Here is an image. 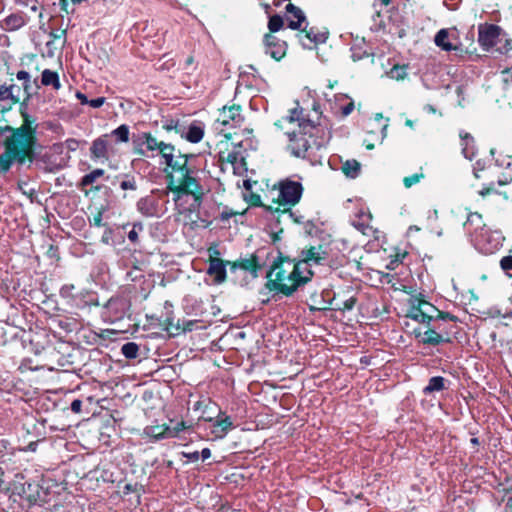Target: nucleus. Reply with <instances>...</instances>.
Segmentation results:
<instances>
[{
	"label": "nucleus",
	"mask_w": 512,
	"mask_h": 512,
	"mask_svg": "<svg viewBox=\"0 0 512 512\" xmlns=\"http://www.w3.org/2000/svg\"><path fill=\"white\" fill-rule=\"evenodd\" d=\"M16 78L23 82V90L26 94V99H29L33 94L37 93L40 84L37 79L32 80L30 74L25 70H20L16 73Z\"/></svg>",
	"instance_id": "nucleus-18"
},
{
	"label": "nucleus",
	"mask_w": 512,
	"mask_h": 512,
	"mask_svg": "<svg viewBox=\"0 0 512 512\" xmlns=\"http://www.w3.org/2000/svg\"><path fill=\"white\" fill-rule=\"evenodd\" d=\"M325 33H315L313 29L306 30V27L298 34V39L304 48H311L313 43H323L326 40Z\"/></svg>",
	"instance_id": "nucleus-19"
},
{
	"label": "nucleus",
	"mask_w": 512,
	"mask_h": 512,
	"mask_svg": "<svg viewBox=\"0 0 512 512\" xmlns=\"http://www.w3.org/2000/svg\"><path fill=\"white\" fill-rule=\"evenodd\" d=\"M143 230V224L140 222L134 223L132 229L128 233V239L136 243L138 240V233Z\"/></svg>",
	"instance_id": "nucleus-40"
},
{
	"label": "nucleus",
	"mask_w": 512,
	"mask_h": 512,
	"mask_svg": "<svg viewBox=\"0 0 512 512\" xmlns=\"http://www.w3.org/2000/svg\"><path fill=\"white\" fill-rule=\"evenodd\" d=\"M388 76L391 79L403 80L407 76V68L406 66L396 65L390 69Z\"/></svg>",
	"instance_id": "nucleus-34"
},
{
	"label": "nucleus",
	"mask_w": 512,
	"mask_h": 512,
	"mask_svg": "<svg viewBox=\"0 0 512 512\" xmlns=\"http://www.w3.org/2000/svg\"><path fill=\"white\" fill-rule=\"evenodd\" d=\"M298 269L302 273H309V280L311 279L313 272L312 268L315 266H323L329 264V256L323 246H311L310 248L302 251V259L296 262Z\"/></svg>",
	"instance_id": "nucleus-7"
},
{
	"label": "nucleus",
	"mask_w": 512,
	"mask_h": 512,
	"mask_svg": "<svg viewBox=\"0 0 512 512\" xmlns=\"http://www.w3.org/2000/svg\"><path fill=\"white\" fill-rule=\"evenodd\" d=\"M424 110L427 111L428 113H436V109L434 108V106L430 104L425 105Z\"/></svg>",
	"instance_id": "nucleus-60"
},
{
	"label": "nucleus",
	"mask_w": 512,
	"mask_h": 512,
	"mask_svg": "<svg viewBox=\"0 0 512 512\" xmlns=\"http://www.w3.org/2000/svg\"><path fill=\"white\" fill-rule=\"evenodd\" d=\"M446 382L447 380L442 376L431 377L428 384L423 388V393L425 395H430L435 392H440L447 388Z\"/></svg>",
	"instance_id": "nucleus-24"
},
{
	"label": "nucleus",
	"mask_w": 512,
	"mask_h": 512,
	"mask_svg": "<svg viewBox=\"0 0 512 512\" xmlns=\"http://www.w3.org/2000/svg\"><path fill=\"white\" fill-rule=\"evenodd\" d=\"M20 91V87L16 85H0V100L14 105L20 101Z\"/></svg>",
	"instance_id": "nucleus-21"
},
{
	"label": "nucleus",
	"mask_w": 512,
	"mask_h": 512,
	"mask_svg": "<svg viewBox=\"0 0 512 512\" xmlns=\"http://www.w3.org/2000/svg\"><path fill=\"white\" fill-rule=\"evenodd\" d=\"M485 166H484V163H482L481 161H477L475 166H474V175L476 178H479V172L484 170Z\"/></svg>",
	"instance_id": "nucleus-54"
},
{
	"label": "nucleus",
	"mask_w": 512,
	"mask_h": 512,
	"mask_svg": "<svg viewBox=\"0 0 512 512\" xmlns=\"http://www.w3.org/2000/svg\"><path fill=\"white\" fill-rule=\"evenodd\" d=\"M41 85L52 86L55 90H59L61 88V83L58 73L50 69L43 70L41 74L40 86Z\"/></svg>",
	"instance_id": "nucleus-25"
},
{
	"label": "nucleus",
	"mask_w": 512,
	"mask_h": 512,
	"mask_svg": "<svg viewBox=\"0 0 512 512\" xmlns=\"http://www.w3.org/2000/svg\"><path fill=\"white\" fill-rule=\"evenodd\" d=\"M456 92H457V94H458V97H460V96H461V94H462V92H463L462 87H461V86H458V87H457Z\"/></svg>",
	"instance_id": "nucleus-64"
},
{
	"label": "nucleus",
	"mask_w": 512,
	"mask_h": 512,
	"mask_svg": "<svg viewBox=\"0 0 512 512\" xmlns=\"http://www.w3.org/2000/svg\"><path fill=\"white\" fill-rule=\"evenodd\" d=\"M387 128H388V123L387 122L381 125L380 142H383V140L387 136Z\"/></svg>",
	"instance_id": "nucleus-57"
},
{
	"label": "nucleus",
	"mask_w": 512,
	"mask_h": 512,
	"mask_svg": "<svg viewBox=\"0 0 512 512\" xmlns=\"http://www.w3.org/2000/svg\"><path fill=\"white\" fill-rule=\"evenodd\" d=\"M302 109L294 108L290 115L278 120L275 125L288 137V149L296 157L306 158L319 150L323 142L316 138L319 128L310 120L301 118Z\"/></svg>",
	"instance_id": "nucleus-2"
},
{
	"label": "nucleus",
	"mask_w": 512,
	"mask_h": 512,
	"mask_svg": "<svg viewBox=\"0 0 512 512\" xmlns=\"http://www.w3.org/2000/svg\"><path fill=\"white\" fill-rule=\"evenodd\" d=\"M355 303H356V299L354 297H350L349 299L344 301L343 308L346 310H351V309H353Z\"/></svg>",
	"instance_id": "nucleus-53"
},
{
	"label": "nucleus",
	"mask_w": 512,
	"mask_h": 512,
	"mask_svg": "<svg viewBox=\"0 0 512 512\" xmlns=\"http://www.w3.org/2000/svg\"><path fill=\"white\" fill-rule=\"evenodd\" d=\"M288 27L297 30L301 29L302 24L306 22V17L303 11L295 5L289 3L286 6Z\"/></svg>",
	"instance_id": "nucleus-15"
},
{
	"label": "nucleus",
	"mask_w": 512,
	"mask_h": 512,
	"mask_svg": "<svg viewBox=\"0 0 512 512\" xmlns=\"http://www.w3.org/2000/svg\"><path fill=\"white\" fill-rule=\"evenodd\" d=\"M504 236L499 230L482 229L477 233L472 242L474 246L484 254H492L496 252L503 244Z\"/></svg>",
	"instance_id": "nucleus-8"
},
{
	"label": "nucleus",
	"mask_w": 512,
	"mask_h": 512,
	"mask_svg": "<svg viewBox=\"0 0 512 512\" xmlns=\"http://www.w3.org/2000/svg\"><path fill=\"white\" fill-rule=\"evenodd\" d=\"M120 187L123 190H135L136 184L134 180H124L121 182Z\"/></svg>",
	"instance_id": "nucleus-49"
},
{
	"label": "nucleus",
	"mask_w": 512,
	"mask_h": 512,
	"mask_svg": "<svg viewBox=\"0 0 512 512\" xmlns=\"http://www.w3.org/2000/svg\"><path fill=\"white\" fill-rule=\"evenodd\" d=\"M267 279L266 287L270 291L290 296L299 286L309 281V273H302L297 263L291 260H280L272 266Z\"/></svg>",
	"instance_id": "nucleus-4"
},
{
	"label": "nucleus",
	"mask_w": 512,
	"mask_h": 512,
	"mask_svg": "<svg viewBox=\"0 0 512 512\" xmlns=\"http://www.w3.org/2000/svg\"><path fill=\"white\" fill-rule=\"evenodd\" d=\"M65 145L69 150L75 151L78 147V141L75 139H67Z\"/></svg>",
	"instance_id": "nucleus-52"
},
{
	"label": "nucleus",
	"mask_w": 512,
	"mask_h": 512,
	"mask_svg": "<svg viewBox=\"0 0 512 512\" xmlns=\"http://www.w3.org/2000/svg\"><path fill=\"white\" fill-rule=\"evenodd\" d=\"M449 33L447 29H441L435 35V44L444 51L456 50L457 47L448 41Z\"/></svg>",
	"instance_id": "nucleus-27"
},
{
	"label": "nucleus",
	"mask_w": 512,
	"mask_h": 512,
	"mask_svg": "<svg viewBox=\"0 0 512 512\" xmlns=\"http://www.w3.org/2000/svg\"><path fill=\"white\" fill-rule=\"evenodd\" d=\"M500 266L507 275L512 276V256L503 257Z\"/></svg>",
	"instance_id": "nucleus-41"
},
{
	"label": "nucleus",
	"mask_w": 512,
	"mask_h": 512,
	"mask_svg": "<svg viewBox=\"0 0 512 512\" xmlns=\"http://www.w3.org/2000/svg\"><path fill=\"white\" fill-rule=\"evenodd\" d=\"M166 432H168V425L166 424L151 425L144 429V434L154 441L169 438Z\"/></svg>",
	"instance_id": "nucleus-23"
},
{
	"label": "nucleus",
	"mask_w": 512,
	"mask_h": 512,
	"mask_svg": "<svg viewBox=\"0 0 512 512\" xmlns=\"http://www.w3.org/2000/svg\"><path fill=\"white\" fill-rule=\"evenodd\" d=\"M352 54L351 57L353 61H359L364 58V56H368L366 51H362L360 48L352 47L351 48Z\"/></svg>",
	"instance_id": "nucleus-46"
},
{
	"label": "nucleus",
	"mask_w": 512,
	"mask_h": 512,
	"mask_svg": "<svg viewBox=\"0 0 512 512\" xmlns=\"http://www.w3.org/2000/svg\"><path fill=\"white\" fill-rule=\"evenodd\" d=\"M105 97H98L89 101V106L93 108H99L105 103Z\"/></svg>",
	"instance_id": "nucleus-50"
},
{
	"label": "nucleus",
	"mask_w": 512,
	"mask_h": 512,
	"mask_svg": "<svg viewBox=\"0 0 512 512\" xmlns=\"http://www.w3.org/2000/svg\"><path fill=\"white\" fill-rule=\"evenodd\" d=\"M26 24V18L23 13H13L0 21V28L4 31L12 32L19 30Z\"/></svg>",
	"instance_id": "nucleus-17"
},
{
	"label": "nucleus",
	"mask_w": 512,
	"mask_h": 512,
	"mask_svg": "<svg viewBox=\"0 0 512 512\" xmlns=\"http://www.w3.org/2000/svg\"><path fill=\"white\" fill-rule=\"evenodd\" d=\"M23 123L20 133L6 137L3 141L5 151L0 155V173L7 172L14 162L23 164L33 151L37 125L27 113H22Z\"/></svg>",
	"instance_id": "nucleus-3"
},
{
	"label": "nucleus",
	"mask_w": 512,
	"mask_h": 512,
	"mask_svg": "<svg viewBox=\"0 0 512 512\" xmlns=\"http://www.w3.org/2000/svg\"><path fill=\"white\" fill-rule=\"evenodd\" d=\"M265 53L270 55L276 61L281 60L286 55L287 45L285 41L278 39L272 34L264 36Z\"/></svg>",
	"instance_id": "nucleus-12"
},
{
	"label": "nucleus",
	"mask_w": 512,
	"mask_h": 512,
	"mask_svg": "<svg viewBox=\"0 0 512 512\" xmlns=\"http://www.w3.org/2000/svg\"><path fill=\"white\" fill-rule=\"evenodd\" d=\"M182 456L188 459L189 461L196 462L200 458V454L198 451L194 452H182Z\"/></svg>",
	"instance_id": "nucleus-48"
},
{
	"label": "nucleus",
	"mask_w": 512,
	"mask_h": 512,
	"mask_svg": "<svg viewBox=\"0 0 512 512\" xmlns=\"http://www.w3.org/2000/svg\"><path fill=\"white\" fill-rule=\"evenodd\" d=\"M134 152L148 157L159 152L168 172V189L173 193L176 205H181L184 196L192 197L188 210L194 211L201 205L205 189L200 183V170L194 165V156L181 154L175 147L163 141H158L151 133L140 132L133 135Z\"/></svg>",
	"instance_id": "nucleus-1"
},
{
	"label": "nucleus",
	"mask_w": 512,
	"mask_h": 512,
	"mask_svg": "<svg viewBox=\"0 0 512 512\" xmlns=\"http://www.w3.org/2000/svg\"><path fill=\"white\" fill-rule=\"evenodd\" d=\"M76 97L77 99L81 102V104L83 105H89V99L87 98V96L85 94H83L82 92H77L76 93Z\"/></svg>",
	"instance_id": "nucleus-55"
},
{
	"label": "nucleus",
	"mask_w": 512,
	"mask_h": 512,
	"mask_svg": "<svg viewBox=\"0 0 512 512\" xmlns=\"http://www.w3.org/2000/svg\"><path fill=\"white\" fill-rule=\"evenodd\" d=\"M501 79L506 86L512 84V68L503 70L501 72Z\"/></svg>",
	"instance_id": "nucleus-47"
},
{
	"label": "nucleus",
	"mask_w": 512,
	"mask_h": 512,
	"mask_svg": "<svg viewBox=\"0 0 512 512\" xmlns=\"http://www.w3.org/2000/svg\"><path fill=\"white\" fill-rule=\"evenodd\" d=\"M66 33H67L66 29L57 28V29H53L49 33V36L51 37V40H53V41L62 40V46H64L66 43Z\"/></svg>",
	"instance_id": "nucleus-38"
},
{
	"label": "nucleus",
	"mask_w": 512,
	"mask_h": 512,
	"mask_svg": "<svg viewBox=\"0 0 512 512\" xmlns=\"http://www.w3.org/2000/svg\"><path fill=\"white\" fill-rule=\"evenodd\" d=\"M180 136L191 143H198L204 136V125L197 121L192 122L189 126L183 125Z\"/></svg>",
	"instance_id": "nucleus-14"
},
{
	"label": "nucleus",
	"mask_w": 512,
	"mask_h": 512,
	"mask_svg": "<svg viewBox=\"0 0 512 512\" xmlns=\"http://www.w3.org/2000/svg\"><path fill=\"white\" fill-rule=\"evenodd\" d=\"M103 175H104L103 169H95L82 177L81 185L89 186V185L93 184L98 178L102 177Z\"/></svg>",
	"instance_id": "nucleus-33"
},
{
	"label": "nucleus",
	"mask_w": 512,
	"mask_h": 512,
	"mask_svg": "<svg viewBox=\"0 0 512 512\" xmlns=\"http://www.w3.org/2000/svg\"><path fill=\"white\" fill-rule=\"evenodd\" d=\"M129 127L126 124H122L116 129L112 130L108 135L109 139L114 137L116 141L126 143L129 141Z\"/></svg>",
	"instance_id": "nucleus-30"
},
{
	"label": "nucleus",
	"mask_w": 512,
	"mask_h": 512,
	"mask_svg": "<svg viewBox=\"0 0 512 512\" xmlns=\"http://www.w3.org/2000/svg\"><path fill=\"white\" fill-rule=\"evenodd\" d=\"M137 209L138 211L147 217L154 216L156 214V203L153 198L151 197H144L141 198L137 202Z\"/></svg>",
	"instance_id": "nucleus-26"
},
{
	"label": "nucleus",
	"mask_w": 512,
	"mask_h": 512,
	"mask_svg": "<svg viewBox=\"0 0 512 512\" xmlns=\"http://www.w3.org/2000/svg\"><path fill=\"white\" fill-rule=\"evenodd\" d=\"M283 26V19L279 15L271 16L268 22V28L270 32L275 33L279 31Z\"/></svg>",
	"instance_id": "nucleus-37"
},
{
	"label": "nucleus",
	"mask_w": 512,
	"mask_h": 512,
	"mask_svg": "<svg viewBox=\"0 0 512 512\" xmlns=\"http://www.w3.org/2000/svg\"><path fill=\"white\" fill-rule=\"evenodd\" d=\"M233 427L231 418L229 416H224L215 421L213 425V434L217 438H223Z\"/></svg>",
	"instance_id": "nucleus-22"
},
{
	"label": "nucleus",
	"mask_w": 512,
	"mask_h": 512,
	"mask_svg": "<svg viewBox=\"0 0 512 512\" xmlns=\"http://www.w3.org/2000/svg\"><path fill=\"white\" fill-rule=\"evenodd\" d=\"M121 352L127 359H135L138 356L139 346L135 342H127L122 346Z\"/></svg>",
	"instance_id": "nucleus-32"
},
{
	"label": "nucleus",
	"mask_w": 512,
	"mask_h": 512,
	"mask_svg": "<svg viewBox=\"0 0 512 512\" xmlns=\"http://www.w3.org/2000/svg\"><path fill=\"white\" fill-rule=\"evenodd\" d=\"M207 273L214 278L215 283L220 284L226 279V264L219 258L211 257Z\"/></svg>",
	"instance_id": "nucleus-16"
},
{
	"label": "nucleus",
	"mask_w": 512,
	"mask_h": 512,
	"mask_svg": "<svg viewBox=\"0 0 512 512\" xmlns=\"http://www.w3.org/2000/svg\"><path fill=\"white\" fill-rule=\"evenodd\" d=\"M243 122V117L241 115V107L239 105L232 106H224L219 116L216 120V123L222 127H237L240 126ZM221 131H225L224 128H221Z\"/></svg>",
	"instance_id": "nucleus-10"
},
{
	"label": "nucleus",
	"mask_w": 512,
	"mask_h": 512,
	"mask_svg": "<svg viewBox=\"0 0 512 512\" xmlns=\"http://www.w3.org/2000/svg\"><path fill=\"white\" fill-rule=\"evenodd\" d=\"M415 337L419 339L422 344L425 345H438L444 342H450L448 337H444L441 333H438L435 328H428L425 331L421 329H414Z\"/></svg>",
	"instance_id": "nucleus-13"
},
{
	"label": "nucleus",
	"mask_w": 512,
	"mask_h": 512,
	"mask_svg": "<svg viewBox=\"0 0 512 512\" xmlns=\"http://www.w3.org/2000/svg\"><path fill=\"white\" fill-rule=\"evenodd\" d=\"M186 428L187 426L183 421L177 422L174 425H168V432H166V435H168L169 438L177 437Z\"/></svg>",
	"instance_id": "nucleus-35"
},
{
	"label": "nucleus",
	"mask_w": 512,
	"mask_h": 512,
	"mask_svg": "<svg viewBox=\"0 0 512 512\" xmlns=\"http://www.w3.org/2000/svg\"><path fill=\"white\" fill-rule=\"evenodd\" d=\"M163 129L166 131L174 130L177 134H181V129L183 128V124H181L178 120L167 119L163 121L162 124Z\"/></svg>",
	"instance_id": "nucleus-36"
},
{
	"label": "nucleus",
	"mask_w": 512,
	"mask_h": 512,
	"mask_svg": "<svg viewBox=\"0 0 512 512\" xmlns=\"http://www.w3.org/2000/svg\"><path fill=\"white\" fill-rule=\"evenodd\" d=\"M131 492H134V485L128 483L124 486V493L129 494Z\"/></svg>",
	"instance_id": "nucleus-59"
},
{
	"label": "nucleus",
	"mask_w": 512,
	"mask_h": 512,
	"mask_svg": "<svg viewBox=\"0 0 512 512\" xmlns=\"http://www.w3.org/2000/svg\"><path fill=\"white\" fill-rule=\"evenodd\" d=\"M302 194L301 182L288 178L279 182L278 200L280 204L294 206L300 201Z\"/></svg>",
	"instance_id": "nucleus-9"
},
{
	"label": "nucleus",
	"mask_w": 512,
	"mask_h": 512,
	"mask_svg": "<svg viewBox=\"0 0 512 512\" xmlns=\"http://www.w3.org/2000/svg\"><path fill=\"white\" fill-rule=\"evenodd\" d=\"M75 286L73 284H65L60 289V296L66 299H72L74 298V291Z\"/></svg>",
	"instance_id": "nucleus-44"
},
{
	"label": "nucleus",
	"mask_w": 512,
	"mask_h": 512,
	"mask_svg": "<svg viewBox=\"0 0 512 512\" xmlns=\"http://www.w3.org/2000/svg\"><path fill=\"white\" fill-rule=\"evenodd\" d=\"M335 98L336 102L339 103V110L342 116H348L354 109L353 100L349 99V97L344 94L337 95Z\"/></svg>",
	"instance_id": "nucleus-29"
},
{
	"label": "nucleus",
	"mask_w": 512,
	"mask_h": 512,
	"mask_svg": "<svg viewBox=\"0 0 512 512\" xmlns=\"http://www.w3.org/2000/svg\"><path fill=\"white\" fill-rule=\"evenodd\" d=\"M228 159H229V161H230L234 166L236 165V163H237V157H236L235 155H233V154H229V155H228Z\"/></svg>",
	"instance_id": "nucleus-61"
},
{
	"label": "nucleus",
	"mask_w": 512,
	"mask_h": 512,
	"mask_svg": "<svg viewBox=\"0 0 512 512\" xmlns=\"http://www.w3.org/2000/svg\"><path fill=\"white\" fill-rule=\"evenodd\" d=\"M60 4H61V8L63 10H66L67 4H68L67 0H60Z\"/></svg>",
	"instance_id": "nucleus-63"
},
{
	"label": "nucleus",
	"mask_w": 512,
	"mask_h": 512,
	"mask_svg": "<svg viewBox=\"0 0 512 512\" xmlns=\"http://www.w3.org/2000/svg\"><path fill=\"white\" fill-rule=\"evenodd\" d=\"M478 42L480 46L489 51L493 47L501 54L507 53L512 49L510 40L502 35V30L499 26L493 24L480 25L478 28Z\"/></svg>",
	"instance_id": "nucleus-5"
},
{
	"label": "nucleus",
	"mask_w": 512,
	"mask_h": 512,
	"mask_svg": "<svg viewBox=\"0 0 512 512\" xmlns=\"http://www.w3.org/2000/svg\"><path fill=\"white\" fill-rule=\"evenodd\" d=\"M424 177L423 173H415L413 175L407 176L403 179V184L406 188H410L413 185L420 182V180Z\"/></svg>",
	"instance_id": "nucleus-39"
},
{
	"label": "nucleus",
	"mask_w": 512,
	"mask_h": 512,
	"mask_svg": "<svg viewBox=\"0 0 512 512\" xmlns=\"http://www.w3.org/2000/svg\"><path fill=\"white\" fill-rule=\"evenodd\" d=\"M464 228L473 237L480 233V231L486 228V225L483 222L482 215L477 212L470 213L467 217L466 222L464 223Z\"/></svg>",
	"instance_id": "nucleus-20"
},
{
	"label": "nucleus",
	"mask_w": 512,
	"mask_h": 512,
	"mask_svg": "<svg viewBox=\"0 0 512 512\" xmlns=\"http://www.w3.org/2000/svg\"><path fill=\"white\" fill-rule=\"evenodd\" d=\"M20 129H22V125L19 128H13L9 125L0 126V136L6 135V137H12L16 134V132L20 133Z\"/></svg>",
	"instance_id": "nucleus-45"
},
{
	"label": "nucleus",
	"mask_w": 512,
	"mask_h": 512,
	"mask_svg": "<svg viewBox=\"0 0 512 512\" xmlns=\"http://www.w3.org/2000/svg\"><path fill=\"white\" fill-rule=\"evenodd\" d=\"M81 409H82V401L79 400V399L73 400L72 403H71V410L74 413H80Z\"/></svg>",
	"instance_id": "nucleus-51"
},
{
	"label": "nucleus",
	"mask_w": 512,
	"mask_h": 512,
	"mask_svg": "<svg viewBox=\"0 0 512 512\" xmlns=\"http://www.w3.org/2000/svg\"><path fill=\"white\" fill-rule=\"evenodd\" d=\"M287 212L289 213V216L294 218V221L296 223H302V220H303V216H295V213L292 212L290 209L287 210Z\"/></svg>",
	"instance_id": "nucleus-58"
},
{
	"label": "nucleus",
	"mask_w": 512,
	"mask_h": 512,
	"mask_svg": "<svg viewBox=\"0 0 512 512\" xmlns=\"http://www.w3.org/2000/svg\"><path fill=\"white\" fill-rule=\"evenodd\" d=\"M102 241L106 244L109 243V233L108 232H105V234L103 235L102 237Z\"/></svg>",
	"instance_id": "nucleus-62"
},
{
	"label": "nucleus",
	"mask_w": 512,
	"mask_h": 512,
	"mask_svg": "<svg viewBox=\"0 0 512 512\" xmlns=\"http://www.w3.org/2000/svg\"><path fill=\"white\" fill-rule=\"evenodd\" d=\"M114 152L113 145L109 140V135L104 134L92 141L90 147V156L93 160L107 161L110 153Z\"/></svg>",
	"instance_id": "nucleus-11"
},
{
	"label": "nucleus",
	"mask_w": 512,
	"mask_h": 512,
	"mask_svg": "<svg viewBox=\"0 0 512 512\" xmlns=\"http://www.w3.org/2000/svg\"><path fill=\"white\" fill-rule=\"evenodd\" d=\"M343 173L350 178H356L360 171V163L356 160H347L342 165Z\"/></svg>",
	"instance_id": "nucleus-31"
},
{
	"label": "nucleus",
	"mask_w": 512,
	"mask_h": 512,
	"mask_svg": "<svg viewBox=\"0 0 512 512\" xmlns=\"http://www.w3.org/2000/svg\"><path fill=\"white\" fill-rule=\"evenodd\" d=\"M462 153L468 160H472L475 156L474 139L471 135H461Z\"/></svg>",
	"instance_id": "nucleus-28"
},
{
	"label": "nucleus",
	"mask_w": 512,
	"mask_h": 512,
	"mask_svg": "<svg viewBox=\"0 0 512 512\" xmlns=\"http://www.w3.org/2000/svg\"><path fill=\"white\" fill-rule=\"evenodd\" d=\"M199 454L203 461L211 457V451L209 448L202 449V451Z\"/></svg>",
	"instance_id": "nucleus-56"
},
{
	"label": "nucleus",
	"mask_w": 512,
	"mask_h": 512,
	"mask_svg": "<svg viewBox=\"0 0 512 512\" xmlns=\"http://www.w3.org/2000/svg\"><path fill=\"white\" fill-rule=\"evenodd\" d=\"M407 317L414 321L428 325L432 321H437L439 319H452V316L449 314H444L428 301L419 298H412L410 300V307L407 312Z\"/></svg>",
	"instance_id": "nucleus-6"
},
{
	"label": "nucleus",
	"mask_w": 512,
	"mask_h": 512,
	"mask_svg": "<svg viewBox=\"0 0 512 512\" xmlns=\"http://www.w3.org/2000/svg\"><path fill=\"white\" fill-rule=\"evenodd\" d=\"M496 165L502 168H510L512 165V157L509 155H499L495 159Z\"/></svg>",
	"instance_id": "nucleus-43"
},
{
	"label": "nucleus",
	"mask_w": 512,
	"mask_h": 512,
	"mask_svg": "<svg viewBox=\"0 0 512 512\" xmlns=\"http://www.w3.org/2000/svg\"><path fill=\"white\" fill-rule=\"evenodd\" d=\"M103 209H98L92 217L89 218V222L91 225H94L96 227L103 226Z\"/></svg>",
	"instance_id": "nucleus-42"
}]
</instances>
